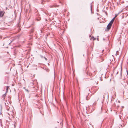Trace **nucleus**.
Here are the masks:
<instances>
[{
	"label": "nucleus",
	"instance_id": "f257e3e1",
	"mask_svg": "<svg viewBox=\"0 0 128 128\" xmlns=\"http://www.w3.org/2000/svg\"><path fill=\"white\" fill-rule=\"evenodd\" d=\"M112 24L110 22L107 26L106 28L108 30H109Z\"/></svg>",
	"mask_w": 128,
	"mask_h": 128
},
{
	"label": "nucleus",
	"instance_id": "f03ea898",
	"mask_svg": "<svg viewBox=\"0 0 128 128\" xmlns=\"http://www.w3.org/2000/svg\"><path fill=\"white\" fill-rule=\"evenodd\" d=\"M4 14V12L3 11H0V18L3 16Z\"/></svg>",
	"mask_w": 128,
	"mask_h": 128
},
{
	"label": "nucleus",
	"instance_id": "7ed1b4c3",
	"mask_svg": "<svg viewBox=\"0 0 128 128\" xmlns=\"http://www.w3.org/2000/svg\"><path fill=\"white\" fill-rule=\"evenodd\" d=\"M40 56L41 57V58H44L46 60H47V59L46 58L45 56H42V55H40Z\"/></svg>",
	"mask_w": 128,
	"mask_h": 128
},
{
	"label": "nucleus",
	"instance_id": "20e7f679",
	"mask_svg": "<svg viewBox=\"0 0 128 128\" xmlns=\"http://www.w3.org/2000/svg\"><path fill=\"white\" fill-rule=\"evenodd\" d=\"M115 19V17L113 18L112 20H111V21L110 22L112 24H113V22H114V20Z\"/></svg>",
	"mask_w": 128,
	"mask_h": 128
},
{
	"label": "nucleus",
	"instance_id": "39448f33",
	"mask_svg": "<svg viewBox=\"0 0 128 128\" xmlns=\"http://www.w3.org/2000/svg\"><path fill=\"white\" fill-rule=\"evenodd\" d=\"M92 39L93 40H95V39L93 37H92L91 38V39Z\"/></svg>",
	"mask_w": 128,
	"mask_h": 128
},
{
	"label": "nucleus",
	"instance_id": "423d86ee",
	"mask_svg": "<svg viewBox=\"0 0 128 128\" xmlns=\"http://www.w3.org/2000/svg\"><path fill=\"white\" fill-rule=\"evenodd\" d=\"M6 90H8V89L9 88L8 86H6Z\"/></svg>",
	"mask_w": 128,
	"mask_h": 128
},
{
	"label": "nucleus",
	"instance_id": "0eeeda50",
	"mask_svg": "<svg viewBox=\"0 0 128 128\" xmlns=\"http://www.w3.org/2000/svg\"><path fill=\"white\" fill-rule=\"evenodd\" d=\"M90 7H91V12H92V6H90Z\"/></svg>",
	"mask_w": 128,
	"mask_h": 128
},
{
	"label": "nucleus",
	"instance_id": "6e6552de",
	"mask_svg": "<svg viewBox=\"0 0 128 128\" xmlns=\"http://www.w3.org/2000/svg\"><path fill=\"white\" fill-rule=\"evenodd\" d=\"M126 72H127V75L128 76V71L127 70L126 71Z\"/></svg>",
	"mask_w": 128,
	"mask_h": 128
},
{
	"label": "nucleus",
	"instance_id": "1a4fd4ad",
	"mask_svg": "<svg viewBox=\"0 0 128 128\" xmlns=\"http://www.w3.org/2000/svg\"><path fill=\"white\" fill-rule=\"evenodd\" d=\"M118 72H117L116 73V74H118Z\"/></svg>",
	"mask_w": 128,
	"mask_h": 128
},
{
	"label": "nucleus",
	"instance_id": "9d476101",
	"mask_svg": "<svg viewBox=\"0 0 128 128\" xmlns=\"http://www.w3.org/2000/svg\"><path fill=\"white\" fill-rule=\"evenodd\" d=\"M55 73L54 74V78H55Z\"/></svg>",
	"mask_w": 128,
	"mask_h": 128
},
{
	"label": "nucleus",
	"instance_id": "9b49d317",
	"mask_svg": "<svg viewBox=\"0 0 128 128\" xmlns=\"http://www.w3.org/2000/svg\"><path fill=\"white\" fill-rule=\"evenodd\" d=\"M103 40H104V38L103 39Z\"/></svg>",
	"mask_w": 128,
	"mask_h": 128
},
{
	"label": "nucleus",
	"instance_id": "f8f14e48",
	"mask_svg": "<svg viewBox=\"0 0 128 128\" xmlns=\"http://www.w3.org/2000/svg\"><path fill=\"white\" fill-rule=\"evenodd\" d=\"M120 126H122V125H120Z\"/></svg>",
	"mask_w": 128,
	"mask_h": 128
},
{
	"label": "nucleus",
	"instance_id": "ddd939ff",
	"mask_svg": "<svg viewBox=\"0 0 128 128\" xmlns=\"http://www.w3.org/2000/svg\"><path fill=\"white\" fill-rule=\"evenodd\" d=\"M86 98V99L87 100V98Z\"/></svg>",
	"mask_w": 128,
	"mask_h": 128
}]
</instances>
